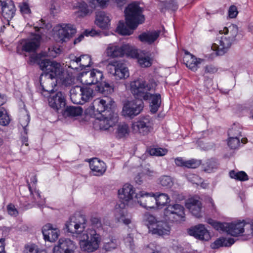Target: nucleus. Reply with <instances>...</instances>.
<instances>
[{
  "label": "nucleus",
  "mask_w": 253,
  "mask_h": 253,
  "mask_svg": "<svg viewBox=\"0 0 253 253\" xmlns=\"http://www.w3.org/2000/svg\"><path fill=\"white\" fill-rule=\"evenodd\" d=\"M77 61L79 62L81 70L85 69L86 67H90L91 64V57L88 55H82L77 57Z\"/></svg>",
  "instance_id": "58836bf2"
},
{
  "label": "nucleus",
  "mask_w": 253,
  "mask_h": 253,
  "mask_svg": "<svg viewBox=\"0 0 253 253\" xmlns=\"http://www.w3.org/2000/svg\"><path fill=\"white\" fill-rule=\"evenodd\" d=\"M119 245L118 240L113 236H111L105 240L103 248L107 251H111L116 249Z\"/></svg>",
  "instance_id": "c9c22d12"
},
{
  "label": "nucleus",
  "mask_w": 253,
  "mask_h": 253,
  "mask_svg": "<svg viewBox=\"0 0 253 253\" xmlns=\"http://www.w3.org/2000/svg\"><path fill=\"white\" fill-rule=\"evenodd\" d=\"M143 107L144 103L142 100L129 101L124 106L122 113L125 117L133 118L140 113Z\"/></svg>",
  "instance_id": "f8f14e48"
},
{
  "label": "nucleus",
  "mask_w": 253,
  "mask_h": 253,
  "mask_svg": "<svg viewBox=\"0 0 253 253\" xmlns=\"http://www.w3.org/2000/svg\"><path fill=\"white\" fill-rule=\"evenodd\" d=\"M160 183L164 187H170L172 184V181L169 176L164 175L160 178Z\"/></svg>",
  "instance_id": "13d9d810"
},
{
  "label": "nucleus",
  "mask_w": 253,
  "mask_h": 253,
  "mask_svg": "<svg viewBox=\"0 0 253 253\" xmlns=\"http://www.w3.org/2000/svg\"><path fill=\"white\" fill-rule=\"evenodd\" d=\"M10 122V118L6 110L3 107L0 108V125L7 126Z\"/></svg>",
  "instance_id": "de8ad7c7"
},
{
  "label": "nucleus",
  "mask_w": 253,
  "mask_h": 253,
  "mask_svg": "<svg viewBox=\"0 0 253 253\" xmlns=\"http://www.w3.org/2000/svg\"><path fill=\"white\" fill-rule=\"evenodd\" d=\"M41 39V36L37 35L33 38L22 40L21 43L22 50L28 52H35L40 46Z\"/></svg>",
  "instance_id": "5701e85b"
},
{
  "label": "nucleus",
  "mask_w": 253,
  "mask_h": 253,
  "mask_svg": "<svg viewBox=\"0 0 253 253\" xmlns=\"http://www.w3.org/2000/svg\"><path fill=\"white\" fill-rule=\"evenodd\" d=\"M153 120L149 116H143L134 122L132 125L133 131L142 135H146L153 129Z\"/></svg>",
  "instance_id": "9d476101"
},
{
  "label": "nucleus",
  "mask_w": 253,
  "mask_h": 253,
  "mask_svg": "<svg viewBox=\"0 0 253 253\" xmlns=\"http://www.w3.org/2000/svg\"><path fill=\"white\" fill-rule=\"evenodd\" d=\"M100 242V236L97 231L89 229L86 231V234H83L80 245L83 251L91 253L99 248Z\"/></svg>",
  "instance_id": "423d86ee"
},
{
  "label": "nucleus",
  "mask_w": 253,
  "mask_h": 253,
  "mask_svg": "<svg viewBox=\"0 0 253 253\" xmlns=\"http://www.w3.org/2000/svg\"><path fill=\"white\" fill-rule=\"evenodd\" d=\"M229 175L231 178L239 181H245L249 179L248 175L244 171H236L232 170L230 171Z\"/></svg>",
  "instance_id": "a19ab883"
},
{
  "label": "nucleus",
  "mask_w": 253,
  "mask_h": 253,
  "mask_svg": "<svg viewBox=\"0 0 253 253\" xmlns=\"http://www.w3.org/2000/svg\"><path fill=\"white\" fill-rule=\"evenodd\" d=\"M219 34H223L220 37L217 43H214L213 48L215 49L218 55H223L226 53L232 45L236 42V37L238 34V28L235 24H230L225 27L219 31Z\"/></svg>",
  "instance_id": "7ed1b4c3"
},
{
  "label": "nucleus",
  "mask_w": 253,
  "mask_h": 253,
  "mask_svg": "<svg viewBox=\"0 0 253 253\" xmlns=\"http://www.w3.org/2000/svg\"><path fill=\"white\" fill-rule=\"evenodd\" d=\"M228 145L231 149H235L237 148L240 145L239 138L229 137Z\"/></svg>",
  "instance_id": "5fc2aeb1"
},
{
  "label": "nucleus",
  "mask_w": 253,
  "mask_h": 253,
  "mask_svg": "<svg viewBox=\"0 0 253 253\" xmlns=\"http://www.w3.org/2000/svg\"><path fill=\"white\" fill-rule=\"evenodd\" d=\"M49 106L56 111L65 107L66 102L65 94L61 91H58L50 95L48 98Z\"/></svg>",
  "instance_id": "4468645a"
},
{
  "label": "nucleus",
  "mask_w": 253,
  "mask_h": 253,
  "mask_svg": "<svg viewBox=\"0 0 253 253\" xmlns=\"http://www.w3.org/2000/svg\"><path fill=\"white\" fill-rule=\"evenodd\" d=\"M20 11L23 14H28L30 13V9L29 4L27 2H22L19 4Z\"/></svg>",
  "instance_id": "338daca9"
},
{
  "label": "nucleus",
  "mask_w": 253,
  "mask_h": 253,
  "mask_svg": "<svg viewBox=\"0 0 253 253\" xmlns=\"http://www.w3.org/2000/svg\"><path fill=\"white\" fill-rule=\"evenodd\" d=\"M82 96L84 104L93 97V90L88 87H81Z\"/></svg>",
  "instance_id": "a18cd8bd"
},
{
  "label": "nucleus",
  "mask_w": 253,
  "mask_h": 253,
  "mask_svg": "<svg viewBox=\"0 0 253 253\" xmlns=\"http://www.w3.org/2000/svg\"><path fill=\"white\" fill-rule=\"evenodd\" d=\"M167 152V149L161 148H151L149 150V153L152 156H163Z\"/></svg>",
  "instance_id": "603ef678"
},
{
  "label": "nucleus",
  "mask_w": 253,
  "mask_h": 253,
  "mask_svg": "<svg viewBox=\"0 0 253 253\" xmlns=\"http://www.w3.org/2000/svg\"><path fill=\"white\" fill-rule=\"evenodd\" d=\"M186 207L193 215L198 218L201 217L202 204L199 200L191 198L186 203Z\"/></svg>",
  "instance_id": "bb28decb"
},
{
  "label": "nucleus",
  "mask_w": 253,
  "mask_h": 253,
  "mask_svg": "<svg viewBox=\"0 0 253 253\" xmlns=\"http://www.w3.org/2000/svg\"><path fill=\"white\" fill-rule=\"evenodd\" d=\"M138 193H135L132 185L129 184H125L123 187L118 190V195L120 199L123 203L128 202L135 199V195Z\"/></svg>",
  "instance_id": "aec40b11"
},
{
  "label": "nucleus",
  "mask_w": 253,
  "mask_h": 253,
  "mask_svg": "<svg viewBox=\"0 0 253 253\" xmlns=\"http://www.w3.org/2000/svg\"><path fill=\"white\" fill-rule=\"evenodd\" d=\"M125 16L126 24L131 29H135L139 24L145 20L143 15V9L136 3L129 4L126 8Z\"/></svg>",
  "instance_id": "39448f33"
},
{
  "label": "nucleus",
  "mask_w": 253,
  "mask_h": 253,
  "mask_svg": "<svg viewBox=\"0 0 253 253\" xmlns=\"http://www.w3.org/2000/svg\"><path fill=\"white\" fill-rule=\"evenodd\" d=\"M61 78H58L56 81L61 83L65 86H69L72 84L74 82V78L64 71L60 76Z\"/></svg>",
  "instance_id": "79ce46f5"
},
{
  "label": "nucleus",
  "mask_w": 253,
  "mask_h": 253,
  "mask_svg": "<svg viewBox=\"0 0 253 253\" xmlns=\"http://www.w3.org/2000/svg\"><path fill=\"white\" fill-rule=\"evenodd\" d=\"M89 167L95 176L102 175L106 170L105 164L97 158H93L89 162Z\"/></svg>",
  "instance_id": "a878e982"
},
{
  "label": "nucleus",
  "mask_w": 253,
  "mask_h": 253,
  "mask_svg": "<svg viewBox=\"0 0 253 253\" xmlns=\"http://www.w3.org/2000/svg\"><path fill=\"white\" fill-rule=\"evenodd\" d=\"M90 221L93 227L96 228L98 231L102 230V224L99 217H92L90 219Z\"/></svg>",
  "instance_id": "6e6d98bb"
},
{
  "label": "nucleus",
  "mask_w": 253,
  "mask_h": 253,
  "mask_svg": "<svg viewBox=\"0 0 253 253\" xmlns=\"http://www.w3.org/2000/svg\"><path fill=\"white\" fill-rule=\"evenodd\" d=\"M75 6L80 10L81 13V15L82 16H85L89 13V9L87 4L85 2L79 1L76 3V5Z\"/></svg>",
  "instance_id": "864d4df0"
},
{
  "label": "nucleus",
  "mask_w": 253,
  "mask_h": 253,
  "mask_svg": "<svg viewBox=\"0 0 253 253\" xmlns=\"http://www.w3.org/2000/svg\"><path fill=\"white\" fill-rule=\"evenodd\" d=\"M200 164L201 162L200 161L192 159L186 161L184 167L188 168L195 169L198 167Z\"/></svg>",
  "instance_id": "052dcab7"
},
{
  "label": "nucleus",
  "mask_w": 253,
  "mask_h": 253,
  "mask_svg": "<svg viewBox=\"0 0 253 253\" xmlns=\"http://www.w3.org/2000/svg\"><path fill=\"white\" fill-rule=\"evenodd\" d=\"M109 0H88V2L92 4V6H95L98 4L101 7H104Z\"/></svg>",
  "instance_id": "774afa93"
},
{
  "label": "nucleus",
  "mask_w": 253,
  "mask_h": 253,
  "mask_svg": "<svg viewBox=\"0 0 253 253\" xmlns=\"http://www.w3.org/2000/svg\"><path fill=\"white\" fill-rule=\"evenodd\" d=\"M209 223L211 224L213 227L216 230L227 232L228 223H221L212 220L211 222H209Z\"/></svg>",
  "instance_id": "3c124183"
},
{
  "label": "nucleus",
  "mask_w": 253,
  "mask_h": 253,
  "mask_svg": "<svg viewBox=\"0 0 253 253\" xmlns=\"http://www.w3.org/2000/svg\"><path fill=\"white\" fill-rule=\"evenodd\" d=\"M41 57L42 54H32L29 58V61L31 64L37 63L43 72L40 78V84L43 91L50 92L53 91V88L50 89L43 84V83H42L43 78L46 79V83L53 79L57 80L58 78H61L64 70L60 63L49 59H42Z\"/></svg>",
  "instance_id": "f03ea898"
},
{
  "label": "nucleus",
  "mask_w": 253,
  "mask_h": 253,
  "mask_svg": "<svg viewBox=\"0 0 253 253\" xmlns=\"http://www.w3.org/2000/svg\"><path fill=\"white\" fill-rule=\"evenodd\" d=\"M30 122V118L28 115H25L23 116L20 119V123L21 126L23 127L24 132L27 134V129L26 128V126H28L29 123Z\"/></svg>",
  "instance_id": "680f3d73"
},
{
  "label": "nucleus",
  "mask_w": 253,
  "mask_h": 253,
  "mask_svg": "<svg viewBox=\"0 0 253 253\" xmlns=\"http://www.w3.org/2000/svg\"><path fill=\"white\" fill-rule=\"evenodd\" d=\"M1 6V14L7 21L11 19L15 15L16 9L14 2L11 0H0Z\"/></svg>",
  "instance_id": "412c9836"
},
{
  "label": "nucleus",
  "mask_w": 253,
  "mask_h": 253,
  "mask_svg": "<svg viewBox=\"0 0 253 253\" xmlns=\"http://www.w3.org/2000/svg\"><path fill=\"white\" fill-rule=\"evenodd\" d=\"M235 243L233 238H229L228 239L225 238H219L216 240L211 245L212 249H218L221 247H230Z\"/></svg>",
  "instance_id": "f704fd0d"
},
{
  "label": "nucleus",
  "mask_w": 253,
  "mask_h": 253,
  "mask_svg": "<svg viewBox=\"0 0 253 253\" xmlns=\"http://www.w3.org/2000/svg\"><path fill=\"white\" fill-rule=\"evenodd\" d=\"M178 8V5L175 0H167L163 3V7L161 8L162 12L165 10L175 11Z\"/></svg>",
  "instance_id": "49530a36"
},
{
  "label": "nucleus",
  "mask_w": 253,
  "mask_h": 253,
  "mask_svg": "<svg viewBox=\"0 0 253 253\" xmlns=\"http://www.w3.org/2000/svg\"><path fill=\"white\" fill-rule=\"evenodd\" d=\"M204 73L212 74L216 73L218 71V69L213 65H208L204 68Z\"/></svg>",
  "instance_id": "0e129e2a"
},
{
  "label": "nucleus",
  "mask_w": 253,
  "mask_h": 253,
  "mask_svg": "<svg viewBox=\"0 0 253 253\" xmlns=\"http://www.w3.org/2000/svg\"><path fill=\"white\" fill-rule=\"evenodd\" d=\"M76 33V29L73 25L63 24L60 26V28L57 31L56 40L58 42L63 43L69 40Z\"/></svg>",
  "instance_id": "dca6fc26"
},
{
  "label": "nucleus",
  "mask_w": 253,
  "mask_h": 253,
  "mask_svg": "<svg viewBox=\"0 0 253 253\" xmlns=\"http://www.w3.org/2000/svg\"><path fill=\"white\" fill-rule=\"evenodd\" d=\"M146 220L149 231L152 234L163 236L169 234L170 227L167 222L158 221L155 217L151 214L146 216Z\"/></svg>",
  "instance_id": "6e6552de"
},
{
  "label": "nucleus",
  "mask_w": 253,
  "mask_h": 253,
  "mask_svg": "<svg viewBox=\"0 0 253 253\" xmlns=\"http://www.w3.org/2000/svg\"><path fill=\"white\" fill-rule=\"evenodd\" d=\"M184 208L180 204H169L164 209L163 218L169 222H177L185 220Z\"/></svg>",
  "instance_id": "0eeeda50"
},
{
  "label": "nucleus",
  "mask_w": 253,
  "mask_h": 253,
  "mask_svg": "<svg viewBox=\"0 0 253 253\" xmlns=\"http://www.w3.org/2000/svg\"><path fill=\"white\" fill-rule=\"evenodd\" d=\"M148 98L147 100H150V111L153 113H155L159 109L161 103V96L159 93L151 94L148 92Z\"/></svg>",
  "instance_id": "c756f323"
},
{
  "label": "nucleus",
  "mask_w": 253,
  "mask_h": 253,
  "mask_svg": "<svg viewBox=\"0 0 253 253\" xmlns=\"http://www.w3.org/2000/svg\"><path fill=\"white\" fill-rule=\"evenodd\" d=\"M132 56L137 59L138 63L141 67L147 68L152 65L153 59L149 53L143 51L138 53L135 50H132Z\"/></svg>",
  "instance_id": "b1692460"
},
{
  "label": "nucleus",
  "mask_w": 253,
  "mask_h": 253,
  "mask_svg": "<svg viewBox=\"0 0 253 253\" xmlns=\"http://www.w3.org/2000/svg\"><path fill=\"white\" fill-rule=\"evenodd\" d=\"M110 73L113 74L116 79H125L129 76V71L126 65L121 61H113L108 66Z\"/></svg>",
  "instance_id": "9b49d317"
},
{
  "label": "nucleus",
  "mask_w": 253,
  "mask_h": 253,
  "mask_svg": "<svg viewBox=\"0 0 253 253\" xmlns=\"http://www.w3.org/2000/svg\"><path fill=\"white\" fill-rule=\"evenodd\" d=\"M135 198L137 200L140 205L146 209H153L156 205L155 194L140 191L135 195Z\"/></svg>",
  "instance_id": "ddd939ff"
},
{
  "label": "nucleus",
  "mask_w": 253,
  "mask_h": 253,
  "mask_svg": "<svg viewBox=\"0 0 253 253\" xmlns=\"http://www.w3.org/2000/svg\"><path fill=\"white\" fill-rule=\"evenodd\" d=\"M77 57L75 56H70V62L68 67L75 70H81L79 62L77 61Z\"/></svg>",
  "instance_id": "4d7b16f0"
},
{
  "label": "nucleus",
  "mask_w": 253,
  "mask_h": 253,
  "mask_svg": "<svg viewBox=\"0 0 253 253\" xmlns=\"http://www.w3.org/2000/svg\"><path fill=\"white\" fill-rule=\"evenodd\" d=\"M103 78V74L102 72L97 69L92 70V84H101Z\"/></svg>",
  "instance_id": "8fccbe9b"
},
{
  "label": "nucleus",
  "mask_w": 253,
  "mask_h": 253,
  "mask_svg": "<svg viewBox=\"0 0 253 253\" xmlns=\"http://www.w3.org/2000/svg\"><path fill=\"white\" fill-rule=\"evenodd\" d=\"M241 130L242 128L239 124H234L228 130L229 137L239 138L241 136Z\"/></svg>",
  "instance_id": "09e8293b"
},
{
  "label": "nucleus",
  "mask_w": 253,
  "mask_h": 253,
  "mask_svg": "<svg viewBox=\"0 0 253 253\" xmlns=\"http://www.w3.org/2000/svg\"><path fill=\"white\" fill-rule=\"evenodd\" d=\"M159 35L160 32L156 31L144 32L138 36V39L141 42L150 44L158 39Z\"/></svg>",
  "instance_id": "7c9ffc66"
},
{
  "label": "nucleus",
  "mask_w": 253,
  "mask_h": 253,
  "mask_svg": "<svg viewBox=\"0 0 253 253\" xmlns=\"http://www.w3.org/2000/svg\"><path fill=\"white\" fill-rule=\"evenodd\" d=\"M116 133L117 137L119 138L127 137L129 133V129L128 125L126 123L119 125Z\"/></svg>",
  "instance_id": "4c0bfd02"
},
{
  "label": "nucleus",
  "mask_w": 253,
  "mask_h": 253,
  "mask_svg": "<svg viewBox=\"0 0 253 253\" xmlns=\"http://www.w3.org/2000/svg\"><path fill=\"white\" fill-rule=\"evenodd\" d=\"M115 102L110 98L106 97L103 98H96L92 103L90 109L99 121V127L101 129L106 130L114 126L118 121V116L113 111Z\"/></svg>",
  "instance_id": "f257e3e1"
},
{
  "label": "nucleus",
  "mask_w": 253,
  "mask_h": 253,
  "mask_svg": "<svg viewBox=\"0 0 253 253\" xmlns=\"http://www.w3.org/2000/svg\"><path fill=\"white\" fill-rule=\"evenodd\" d=\"M86 224V219L85 216L77 214L71 216L65 225L68 232L80 234L84 230Z\"/></svg>",
  "instance_id": "1a4fd4ad"
},
{
  "label": "nucleus",
  "mask_w": 253,
  "mask_h": 253,
  "mask_svg": "<svg viewBox=\"0 0 253 253\" xmlns=\"http://www.w3.org/2000/svg\"><path fill=\"white\" fill-rule=\"evenodd\" d=\"M245 225L244 220L228 223L227 233L233 236H238L244 232Z\"/></svg>",
  "instance_id": "cd10ccee"
},
{
  "label": "nucleus",
  "mask_w": 253,
  "mask_h": 253,
  "mask_svg": "<svg viewBox=\"0 0 253 253\" xmlns=\"http://www.w3.org/2000/svg\"><path fill=\"white\" fill-rule=\"evenodd\" d=\"M27 184L30 193V201L31 202V204L28 203V205L30 206L31 204L32 206H37L40 208H42L45 201L44 199L42 198L39 190H37L35 187H32L28 182H27Z\"/></svg>",
  "instance_id": "a211bd4d"
},
{
  "label": "nucleus",
  "mask_w": 253,
  "mask_h": 253,
  "mask_svg": "<svg viewBox=\"0 0 253 253\" xmlns=\"http://www.w3.org/2000/svg\"><path fill=\"white\" fill-rule=\"evenodd\" d=\"M75 249V244L69 239L61 238L57 246L53 248V252H63L67 253H73Z\"/></svg>",
  "instance_id": "393cba45"
},
{
  "label": "nucleus",
  "mask_w": 253,
  "mask_h": 253,
  "mask_svg": "<svg viewBox=\"0 0 253 253\" xmlns=\"http://www.w3.org/2000/svg\"><path fill=\"white\" fill-rule=\"evenodd\" d=\"M92 70L89 71L83 72L81 73V82L86 85L92 84Z\"/></svg>",
  "instance_id": "c03bdc74"
},
{
  "label": "nucleus",
  "mask_w": 253,
  "mask_h": 253,
  "mask_svg": "<svg viewBox=\"0 0 253 253\" xmlns=\"http://www.w3.org/2000/svg\"><path fill=\"white\" fill-rule=\"evenodd\" d=\"M156 205L158 208H162L167 203L170 202V199L166 194L161 193L158 195H155Z\"/></svg>",
  "instance_id": "e433bc0d"
},
{
  "label": "nucleus",
  "mask_w": 253,
  "mask_h": 253,
  "mask_svg": "<svg viewBox=\"0 0 253 253\" xmlns=\"http://www.w3.org/2000/svg\"><path fill=\"white\" fill-rule=\"evenodd\" d=\"M187 232L189 235L201 241H208L211 238L210 232L202 224L188 229Z\"/></svg>",
  "instance_id": "2eb2a0df"
},
{
  "label": "nucleus",
  "mask_w": 253,
  "mask_h": 253,
  "mask_svg": "<svg viewBox=\"0 0 253 253\" xmlns=\"http://www.w3.org/2000/svg\"><path fill=\"white\" fill-rule=\"evenodd\" d=\"M81 86H76L70 90V98L72 102L76 104H83Z\"/></svg>",
  "instance_id": "2f4dec72"
},
{
  "label": "nucleus",
  "mask_w": 253,
  "mask_h": 253,
  "mask_svg": "<svg viewBox=\"0 0 253 253\" xmlns=\"http://www.w3.org/2000/svg\"><path fill=\"white\" fill-rule=\"evenodd\" d=\"M134 29L130 28L128 26H126L124 22L119 21L117 30L118 33L122 35H129L132 33V30Z\"/></svg>",
  "instance_id": "37998d69"
},
{
  "label": "nucleus",
  "mask_w": 253,
  "mask_h": 253,
  "mask_svg": "<svg viewBox=\"0 0 253 253\" xmlns=\"http://www.w3.org/2000/svg\"><path fill=\"white\" fill-rule=\"evenodd\" d=\"M42 233L45 241L53 242L58 239L60 231L57 228L53 227L51 224L47 223L43 226Z\"/></svg>",
  "instance_id": "f3484780"
},
{
  "label": "nucleus",
  "mask_w": 253,
  "mask_h": 253,
  "mask_svg": "<svg viewBox=\"0 0 253 253\" xmlns=\"http://www.w3.org/2000/svg\"><path fill=\"white\" fill-rule=\"evenodd\" d=\"M157 85V84L154 79L149 80L147 82L138 79L130 82V90L135 98L146 101L150 95L148 92L155 90Z\"/></svg>",
  "instance_id": "20e7f679"
},
{
  "label": "nucleus",
  "mask_w": 253,
  "mask_h": 253,
  "mask_svg": "<svg viewBox=\"0 0 253 253\" xmlns=\"http://www.w3.org/2000/svg\"><path fill=\"white\" fill-rule=\"evenodd\" d=\"M7 211L9 214L11 216H16L18 214L17 210L14 205L10 204L7 206Z\"/></svg>",
  "instance_id": "69168bd1"
},
{
  "label": "nucleus",
  "mask_w": 253,
  "mask_h": 253,
  "mask_svg": "<svg viewBox=\"0 0 253 253\" xmlns=\"http://www.w3.org/2000/svg\"><path fill=\"white\" fill-rule=\"evenodd\" d=\"M126 45L120 46L116 43H110L106 49L107 56L110 58L121 57L124 56Z\"/></svg>",
  "instance_id": "6ab92c4d"
},
{
  "label": "nucleus",
  "mask_w": 253,
  "mask_h": 253,
  "mask_svg": "<svg viewBox=\"0 0 253 253\" xmlns=\"http://www.w3.org/2000/svg\"><path fill=\"white\" fill-rule=\"evenodd\" d=\"M110 18L109 15L104 11L96 13L95 24L100 28L106 29L110 26Z\"/></svg>",
  "instance_id": "c85d7f7f"
},
{
  "label": "nucleus",
  "mask_w": 253,
  "mask_h": 253,
  "mask_svg": "<svg viewBox=\"0 0 253 253\" xmlns=\"http://www.w3.org/2000/svg\"><path fill=\"white\" fill-rule=\"evenodd\" d=\"M204 61L203 59L197 58L187 51H185L183 62L186 67L191 71L195 72L199 67V65Z\"/></svg>",
  "instance_id": "4be33fe9"
},
{
  "label": "nucleus",
  "mask_w": 253,
  "mask_h": 253,
  "mask_svg": "<svg viewBox=\"0 0 253 253\" xmlns=\"http://www.w3.org/2000/svg\"><path fill=\"white\" fill-rule=\"evenodd\" d=\"M218 164L217 161L214 159L208 160L203 165V168L205 171L210 173L214 169H217Z\"/></svg>",
  "instance_id": "ea45409f"
},
{
  "label": "nucleus",
  "mask_w": 253,
  "mask_h": 253,
  "mask_svg": "<svg viewBox=\"0 0 253 253\" xmlns=\"http://www.w3.org/2000/svg\"><path fill=\"white\" fill-rule=\"evenodd\" d=\"M83 111L80 106H67L63 112V116L65 118L77 117L81 116Z\"/></svg>",
  "instance_id": "473e14b6"
},
{
  "label": "nucleus",
  "mask_w": 253,
  "mask_h": 253,
  "mask_svg": "<svg viewBox=\"0 0 253 253\" xmlns=\"http://www.w3.org/2000/svg\"><path fill=\"white\" fill-rule=\"evenodd\" d=\"M25 253H46L45 251H39L34 244L27 245L25 247Z\"/></svg>",
  "instance_id": "bf43d9fd"
},
{
  "label": "nucleus",
  "mask_w": 253,
  "mask_h": 253,
  "mask_svg": "<svg viewBox=\"0 0 253 253\" xmlns=\"http://www.w3.org/2000/svg\"><path fill=\"white\" fill-rule=\"evenodd\" d=\"M124 241L126 246L128 247L131 250H133L134 249L133 239L130 234H128L124 239Z\"/></svg>",
  "instance_id": "e2e57ef3"
},
{
  "label": "nucleus",
  "mask_w": 253,
  "mask_h": 253,
  "mask_svg": "<svg viewBox=\"0 0 253 253\" xmlns=\"http://www.w3.org/2000/svg\"><path fill=\"white\" fill-rule=\"evenodd\" d=\"M115 218L118 222H122L126 225H128L130 219L127 217L126 210L121 208H117L115 211Z\"/></svg>",
  "instance_id": "72a5a7b5"
}]
</instances>
